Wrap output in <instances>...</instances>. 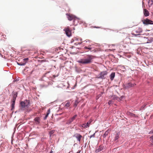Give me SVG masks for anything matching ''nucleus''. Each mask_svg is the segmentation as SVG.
I'll list each match as a JSON object with an SVG mask.
<instances>
[{
    "label": "nucleus",
    "mask_w": 153,
    "mask_h": 153,
    "mask_svg": "<svg viewBox=\"0 0 153 153\" xmlns=\"http://www.w3.org/2000/svg\"><path fill=\"white\" fill-rule=\"evenodd\" d=\"M74 45H78V42L75 43L74 44Z\"/></svg>",
    "instance_id": "nucleus-48"
},
{
    "label": "nucleus",
    "mask_w": 153,
    "mask_h": 153,
    "mask_svg": "<svg viewBox=\"0 0 153 153\" xmlns=\"http://www.w3.org/2000/svg\"><path fill=\"white\" fill-rule=\"evenodd\" d=\"M18 95V92H14L13 97V98L12 100H14L16 101V98L17 97Z\"/></svg>",
    "instance_id": "nucleus-19"
},
{
    "label": "nucleus",
    "mask_w": 153,
    "mask_h": 153,
    "mask_svg": "<svg viewBox=\"0 0 153 153\" xmlns=\"http://www.w3.org/2000/svg\"><path fill=\"white\" fill-rule=\"evenodd\" d=\"M97 131H96L92 135H91L90 136H89V137L90 138H91L92 137H95V133H97Z\"/></svg>",
    "instance_id": "nucleus-33"
},
{
    "label": "nucleus",
    "mask_w": 153,
    "mask_h": 153,
    "mask_svg": "<svg viewBox=\"0 0 153 153\" xmlns=\"http://www.w3.org/2000/svg\"><path fill=\"white\" fill-rule=\"evenodd\" d=\"M103 146H100L99 148L96 149L95 152L96 153H98L99 152L101 151L103 149Z\"/></svg>",
    "instance_id": "nucleus-17"
},
{
    "label": "nucleus",
    "mask_w": 153,
    "mask_h": 153,
    "mask_svg": "<svg viewBox=\"0 0 153 153\" xmlns=\"http://www.w3.org/2000/svg\"><path fill=\"white\" fill-rule=\"evenodd\" d=\"M150 138L151 139L153 140V134L152 135V136L150 137Z\"/></svg>",
    "instance_id": "nucleus-41"
},
{
    "label": "nucleus",
    "mask_w": 153,
    "mask_h": 153,
    "mask_svg": "<svg viewBox=\"0 0 153 153\" xmlns=\"http://www.w3.org/2000/svg\"><path fill=\"white\" fill-rule=\"evenodd\" d=\"M16 101L12 100L11 104V111H13L15 108V105Z\"/></svg>",
    "instance_id": "nucleus-12"
},
{
    "label": "nucleus",
    "mask_w": 153,
    "mask_h": 153,
    "mask_svg": "<svg viewBox=\"0 0 153 153\" xmlns=\"http://www.w3.org/2000/svg\"><path fill=\"white\" fill-rule=\"evenodd\" d=\"M110 78L111 81L113 80L115 76V73L114 72H112L110 75Z\"/></svg>",
    "instance_id": "nucleus-13"
},
{
    "label": "nucleus",
    "mask_w": 153,
    "mask_h": 153,
    "mask_svg": "<svg viewBox=\"0 0 153 153\" xmlns=\"http://www.w3.org/2000/svg\"><path fill=\"white\" fill-rule=\"evenodd\" d=\"M74 39H71V43H73L74 42Z\"/></svg>",
    "instance_id": "nucleus-38"
},
{
    "label": "nucleus",
    "mask_w": 153,
    "mask_h": 153,
    "mask_svg": "<svg viewBox=\"0 0 153 153\" xmlns=\"http://www.w3.org/2000/svg\"><path fill=\"white\" fill-rule=\"evenodd\" d=\"M108 74V72L106 71H103L100 72L99 75L100 76L97 77L98 79H104L105 77L104 76Z\"/></svg>",
    "instance_id": "nucleus-4"
},
{
    "label": "nucleus",
    "mask_w": 153,
    "mask_h": 153,
    "mask_svg": "<svg viewBox=\"0 0 153 153\" xmlns=\"http://www.w3.org/2000/svg\"><path fill=\"white\" fill-rule=\"evenodd\" d=\"M79 102V101L78 100H75L74 105V107H76L77 106Z\"/></svg>",
    "instance_id": "nucleus-25"
},
{
    "label": "nucleus",
    "mask_w": 153,
    "mask_h": 153,
    "mask_svg": "<svg viewBox=\"0 0 153 153\" xmlns=\"http://www.w3.org/2000/svg\"><path fill=\"white\" fill-rule=\"evenodd\" d=\"M136 85V83H132L131 82H128L125 84H123V87L125 89H127L134 87Z\"/></svg>",
    "instance_id": "nucleus-2"
},
{
    "label": "nucleus",
    "mask_w": 153,
    "mask_h": 153,
    "mask_svg": "<svg viewBox=\"0 0 153 153\" xmlns=\"http://www.w3.org/2000/svg\"><path fill=\"white\" fill-rule=\"evenodd\" d=\"M66 15L67 16V18L68 19L71 21L74 19V18H76L78 19H79V18L77 17L76 16L73 15H71L68 14V13H66Z\"/></svg>",
    "instance_id": "nucleus-5"
},
{
    "label": "nucleus",
    "mask_w": 153,
    "mask_h": 153,
    "mask_svg": "<svg viewBox=\"0 0 153 153\" xmlns=\"http://www.w3.org/2000/svg\"><path fill=\"white\" fill-rule=\"evenodd\" d=\"M40 61V62L41 63H42V62H44L43 60H41Z\"/></svg>",
    "instance_id": "nucleus-51"
},
{
    "label": "nucleus",
    "mask_w": 153,
    "mask_h": 153,
    "mask_svg": "<svg viewBox=\"0 0 153 153\" xmlns=\"http://www.w3.org/2000/svg\"><path fill=\"white\" fill-rule=\"evenodd\" d=\"M92 121V120L90 119L86 123L83 124L81 126L85 128H88Z\"/></svg>",
    "instance_id": "nucleus-6"
},
{
    "label": "nucleus",
    "mask_w": 153,
    "mask_h": 153,
    "mask_svg": "<svg viewBox=\"0 0 153 153\" xmlns=\"http://www.w3.org/2000/svg\"><path fill=\"white\" fill-rule=\"evenodd\" d=\"M109 132V130H108L105 131L104 134H103L102 137L103 138L105 137L108 135Z\"/></svg>",
    "instance_id": "nucleus-24"
},
{
    "label": "nucleus",
    "mask_w": 153,
    "mask_h": 153,
    "mask_svg": "<svg viewBox=\"0 0 153 153\" xmlns=\"http://www.w3.org/2000/svg\"><path fill=\"white\" fill-rule=\"evenodd\" d=\"M77 116V115L76 114H75L71 118L73 121L75 120Z\"/></svg>",
    "instance_id": "nucleus-34"
},
{
    "label": "nucleus",
    "mask_w": 153,
    "mask_h": 153,
    "mask_svg": "<svg viewBox=\"0 0 153 153\" xmlns=\"http://www.w3.org/2000/svg\"><path fill=\"white\" fill-rule=\"evenodd\" d=\"M19 111H16L15 112V113H17V112H18Z\"/></svg>",
    "instance_id": "nucleus-56"
},
{
    "label": "nucleus",
    "mask_w": 153,
    "mask_h": 153,
    "mask_svg": "<svg viewBox=\"0 0 153 153\" xmlns=\"http://www.w3.org/2000/svg\"><path fill=\"white\" fill-rule=\"evenodd\" d=\"M87 56L86 58H82L77 60V62L82 65L87 64L91 63L93 59L92 56L88 55Z\"/></svg>",
    "instance_id": "nucleus-1"
},
{
    "label": "nucleus",
    "mask_w": 153,
    "mask_h": 153,
    "mask_svg": "<svg viewBox=\"0 0 153 153\" xmlns=\"http://www.w3.org/2000/svg\"><path fill=\"white\" fill-rule=\"evenodd\" d=\"M84 48L86 49H88L89 50H91L92 48L91 47H88L87 46H85L84 47Z\"/></svg>",
    "instance_id": "nucleus-35"
},
{
    "label": "nucleus",
    "mask_w": 153,
    "mask_h": 153,
    "mask_svg": "<svg viewBox=\"0 0 153 153\" xmlns=\"http://www.w3.org/2000/svg\"><path fill=\"white\" fill-rule=\"evenodd\" d=\"M64 30L65 31V34L67 36L69 37L71 36L72 34L71 30L68 28H66L64 29Z\"/></svg>",
    "instance_id": "nucleus-7"
},
{
    "label": "nucleus",
    "mask_w": 153,
    "mask_h": 153,
    "mask_svg": "<svg viewBox=\"0 0 153 153\" xmlns=\"http://www.w3.org/2000/svg\"><path fill=\"white\" fill-rule=\"evenodd\" d=\"M81 49L80 48H76V49Z\"/></svg>",
    "instance_id": "nucleus-55"
},
{
    "label": "nucleus",
    "mask_w": 153,
    "mask_h": 153,
    "mask_svg": "<svg viewBox=\"0 0 153 153\" xmlns=\"http://www.w3.org/2000/svg\"><path fill=\"white\" fill-rule=\"evenodd\" d=\"M109 30H110V31H111V30H112V31H114V30H111V29H109Z\"/></svg>",
    "instance_id": "nucleus-58"
},
{
    "label": "nucleus",
    "mask_w": 153,
    "mask_h": 153,
    "mask_svg": "<svg viewBox=\"0 0 153 153\" xmlns=\"http://www.w3.org/2000/svg\"><path fill=\"white\" fill-rule=\"evenodd\" d=\"M71 54L72 53V54H76V53H75V52H73L72 53H71Z\"/></svg>",
    "instance_id": "nucleus-53"
},
{
    "label": "nucleus",
    "mask_w": 153,
    "mask_h": 153,
    "mask_svg": "<svg viewBox=\"0 0 153 153\" xmlns=\"http://www.w3.org/2000/svg\"><path fill=\"white\" fill-rule=\"evenodd\" d=\"M143 30L142 28L140 27H139L137 30H136L135 32L137 33H140L142 32Z\"/></svg>",
    "instance_id": "nucleus-27"
},
{
    "label": "nucleus",
    "mask_w": 153,
    "mask_h": 153,
    "mask_svg": "<svg viewBox=\"0 0 153 153\" xmlns=\"http://www.w3.org/2000/svg\"><path fill=\"white\" fill-rule=\"evenodd\" d=\"M54 77H55V76L54 75Z\"/></svg>",
    "instance_id": "nucleus-62"
},
{
    "label": "nucleus",
    "mask_w": 153,
    "mask_h": 153,
    "mask_svg": "<svg viewBox=\"0 0 153 153\" xmlns=\"http://www.w3.org/2000/svg\"><path fill=\"white\" fill-rule=\"evenodd\" d=\"M33 70L31 72V74H32V73H33Z\"/></svg>",
    "instance_id": "nucleus-57"
},
{
    "label": "nucleus",
    "mask_w": 153,
    "mask_h": 153,
    "mask_svg": "<svg viewBox=\"0 0 153 153\" xmlns=\"http://www.w3.org/2000/svg\"><path fill=\"white\" fill-rule=\"evenodd\" d=\"M145 38H146L147 39L148 42H146V43H151L153 41V38H147L145 37Z\"/></svg>",
    "instance_id": "nucleus-21"
},
{
    "label": "nucleus",
    "mask_w": 153,
    "mask_h": 153,
    "mask_svg": "<svg viewBox=\"0 0 153 153\" xmlns=\"http://www.w3.org/2000/svg\"><path fill=\"white\" fill-rule=\"evenodd\" d=\"M18 65L20 66H24L25 65V63H23V62H17Z\"/></svg>",
    "instance_id": "nucleus-29"
},
{
    "label": "nucleus",
    "mask_w": 153,
    "mask_h": 153,
    "mask_svg": "<svg viewBox=\"0 0 153 153\" xmlns=\"http://www.w3.org/2000/svg\"><path fill=\"white\" fill-rule=\"evenodd\" d=\"M152 143H153V141H152Z\"/></svg>",
    "instance_id": "nucleus-61"
},
{
    "label": "nucleus",
    "mask_w": 153,
    "mask_h": 153,
    "mask_svg": "<svg viewBox=\"0 0 153 153\" xmlns=\"http://www.w3.org/2000/svg\"><path fill=\"white\" fill-rule=\"evenodd\" d=\"M111 97L113 100H116L118 101H120L121 100V99L119 97H118L116 96L115 95H113L111 96Z\"/></svg>",
    "instance_id": "nucleus-15"
},
{
    "label": "nucleus",
    "mask_w": 153,
    "mask_h": 153,
    "mask_svg": "<svg viewBox=\"0 0 153 153\" xmlns=\"http://www.w3.org/2000/svg\"><path fill=\"white\" fill-rule=\"evenodd\" d=\"M80 150H78V151L76 152V153H80Z\"/></svg>",
    "instance_id": "nucleus-49"
},
{
    "label": "nucleus",
    "mask_w": 153,
    "mask_h": 153,
    "mask_svg": "<svg viewBox=\"0 0 153 153\" xmlns=\"http://www.w3.org/2000/svg\"><path fill=\"white\" fill-rule=\"evenodd\" d=\"M146 105V104H144L142 105L141 107L140 108V110L141 111L145 110Z\"/></svg>",
    "instance_id": "nucleus-28"
},
{
    "label": "nucleus",
    "mask_w": 153,
    "mask_h": 153,
    "mask_svg": "<svg viewBox=\"0 0 153 153\" xmlns=\"http://www.w3.org/2000/svg\"><path fill=\"white\" fill-rule=\"evenodd\" d=\"M85 41H86V42H90V40H85Z\"/></svg>",
    "instance_id": "nucleus-42"
},
{
    "label": "nucleus",
    "mask_w": 153,
    "mask_h": 153,
    "mask_svg": "<svg viewBox=\"0 0 153 153\" xmlns=\"http://www.w3.org/2000/svg\"><path fill=\"white\" fill-rule=\"evenodd\" d=\"M123 98V96H122L120 97V99H122Z\"/></svg>",
    "instance_id": "nucleus-54"
},
{
    "label": "nucleus",
    "mask_w": 153,
    "mask_h": 153,
    "mask_svg": "<svg viewBox=\"0 0 153 153\" xmlns=\"http://www.w3.org/2000/svg\"><path fill=\"white\" fill-rule=\"evenodd\" d=\"M34 121L36 125L39 124L40 123V119L39 117H36L34 119Z\"/></svg>",
    "instance_id": "nucleus-11"
},
{
    "label": "nucleus",
    "mask_w": 153,
    "mask_h": 153,
    "mask_svg": "<svg viewBox=\"0 0 153 153\" xmlns=\"http://www.w3.org/2000/svg\"><path fill=\"white\" fill-rule=\"evenodd\" d=\"M150 1V0H149L148 2V3H149ZM151 1L152 2V3L151 4L152 5L153 3V1L152 0H151Z\"/></svg>",
    "instance_id": "nucleus-44"
},
{
    "label": "nucleus",
    "mask_w": 153,
    "mask_h": 153,
    "mask_svg": "<svg viewBox=\"0 0 153 153\" xmlns=\"http://www.w3.org/2000/svg\"><path fill=\"white\" fill-rule=\"evenodd\" d=\"M74 137H76L77 139V140L80 142L81 140V139L82 138V136L79 133H76L73 136Z\"/></svg>",
    "instance_id": "nucleus-8"
},
{
    "label": "nucleus",
    "mask_w": 153,
    "mask_h": 153,
    "mask_svg": "<svg viewBox=\"0 0 153 153\" xmlns=\"http://www.w3.org/2000/svg\"><path fill=\"white\" fill-rule=\"evenodd\" d=\"M53 153V151L52 150H51L49 153Z\"/></svg>",
    "instance_id": "nucleus-52"
},
{
    "label": "nucleus",
    "mask_w": 153,
    "mask_h": 153,
    "mask_svg": "<svg viewBox=\"0 0 153 153\" xmlns=\"http://www.w3.org/2000/svg\"><path fill=\"white\" fill-rule=\"evenodd\" d=\"M78 22V19L74 18L73 19V24L74 25L76 26L77 25V24Z\"/></svg>",
    "instance_id": "nucleus-18"
},
{
    "label": "nucleus",
    "mask_w": 153,
    "mask_h": 153,
    "mask_svg": "<svg viewBox=\"0 0 153 153\" xmlns=\"http://www.w3.org/2000/svg\"><path fill=\"white\" fill-rule=\"evenodd\" d=\"M140 35V34H134V35H135L136 36H138V35Z\"/></svg>",
    "instance_id": "nucleus-50"
},
{
    "label": "nucleus",
    "mask_w": 153,
    "mask_h": 153,
    "mask_svg": "<svg viewBox=\"0 0 153 153\" xmlns=\"http://www.w3.org/2000/svg\"><path fill=\"white\" fill-rule=\"evenodd\" d=\"M152 15H153V13H152Z\"/></svg>",
    "instance_id": "nucleus-63"
},
{
    "label": "nucleus",
    "mask_w": 153,
    "mask_h": 153,
    "mask_svg": "<svg viewBox=\"0 0 153 153\" xmlns=\"http://www.w3.org/2000/svg\"><path fill=\"white\" fill-rule=\"evenodd\" d=\"M74 39H74L76 41H78V38H75Z\"/></svg>",
    "instance_id": "nucleus-43"
},
{
    "label": "nucleus",
    "mask_w": 153,
    "mask_h": 153,
    "mask_svg": "<svg viewBox=\"0 0 153 153\" xmlns=\"http://www.w3.org/2000/svg\"><path fill=\"white\" fill-rule=\"evenodd\" d=\"M112 100H110L108 102V104L109 105H110L112 103Z\"/></svg>",
    "instance_id": "nucleus-36"
},
{
    "label": "nucleus",
    "mask_w": 153,
    "mask_h": 153,
    "mask_svg": "<svg viewBox=\"0 0 153 153\" xmlns=\"http://www.w3.org/2000/svg\"><path fill=\"white\" fill-rule=\"evenodd\" d=\"M18 80H19L18 79H16V80H14L13 81V82H16V81H18Z\"/></svg>",
    "instance_id": "nucleus-45"
},
{
    "label": "nucleus",
    "mask_w": 153,
    "mask_h": 153,
    "mask_svg": "<svg viewBox=\"0 0 153 153\" xmlns=\"http://www.w3.org/2000/svg\"><path fill=\"white\" fill-rule=\"evenodd\" d=\"M94 27L95 28H100L101 27H98V26H94Z\"/></svg>",
    "instance_id": "nucleus-40"
},
{
    "label": "nucleus",
    "mask_w": 153,
    "mask_h": 153,
    "mask_svg": "<svg viewBox=\"0 0 153 153\" xmlns=\"http://www.w3.org/2000/svg\"><path fill=\"white\" fill-rule=\"evenodd\" d=\"M79 22L78 23H79V24H83V25H84L85 24V22L82 20H81L79 19H78Z\"/></svg>",
    "instance_id": "nucleus-30"
},
{
    "label": "nucleus",
    "mask_w": 153,
    "mask_h": 153,
    "mask_svg": "<svg viewBox=\"0 0 153 153\" xmlns=\"http://www.w3.org/2000/svg\"><path fill=\"white\" fill-rule=\"evenodd\" d=\"M29 58H24L23 59V63H25V64L28 61Z\"/></svg>",
    "instance_id": "nucleus-31"
},
{
    "label": "nucleus",
    "mask_w": 153,
    "mask_h": 153,
    "mask_svg": "<svg viewBox=\"0 0 153 153\" xmlns=\"http://www.w3.org/2000/svg\"><path fill=\"white\" fill-rule=\"evenodd\" d=\"M67 102L65 105V106L68 107L70 106V102L69 101H67Z\"/></svg>",
    "instance_id": "nucleus-32"
},
{
    "label": "nucleus",
    "mask_w": 153,
    "mask_h": 153,
    "mask_svg": "<svg viewBox=\"0 0 153 153\" xmlns=\"http://www.w3.org/2000/svg\"><path fill=\"white\" fill-rule=\"evenodd\" d=\"M75 47L74 46H71V47H70L71 48H75Z\"/></svg>",
    "instance_id": "nucleus-46"
},
{
    "label": "nucleus",
    "mask_w": 153,
    "mask_h": 153,
    "mask_svg": "<svg viewBox=\"0 0 153 153\" xmlns=\"http://www.w3.org/2000/svg\"><path fill=\"white\" fill-rule=\"evenodd\" d=\"M73 121L71 118L68 120L66 122V124L68 125L70 124Z\"/></svg>",
    "instance_id": "nucleus-26"
},
{
    "label": "nucleus",
    "mask_w": 153,
    "mask_h": 153,
    "mask_svg": "<svg viewBox=\"0 0 153 153\" xmlns=\"http://www.w3.org/2000/svg\"><path fill=\"white\" fill-rule=\"evenodd\" d=\"M153 134V130L151 131L149 133V134Z\"/></svg>",
    "instance_id": "nucleus-37"
},
{
    "label": "nucleus",
    "mask_w": 153,
    "mask_h": 153,
    "mask_svg": "<svg viewBox=\"0 0 153 153\" xmlns=\"http://www.w3.org/2000/svg\"><path fill=\"white\" fill-rule=\"evenodd\" d=\"M82 42H78V45H81L82 44Z\"/></svg>",
    "instance_id": "nucleus-47"
},
{
    "label": "nucleus",
    "mask_w": 153,
    "mask_h": 153,
    "mask_svg": "<svg viewBox=\"0 0 153 153\" xmlns=\"http://www.w3.org/2000/svg\"><path fill=\"white\" fill-rule=\"evenodd\" d=\"M20 106L22 109L24 108L25 107H27L26 103L24 101H22L20 102Z\"/></svg>",
    "instance_id": "nucleus-10"
},
{
    "label": "nucleus",
    "mask_w": 153,
    "mask_h": 153,
    "mask_svg": "<svg viewBox=\"0 0 153 153\" xmlns=\"http://www.w3.org/2000/svg\"><path fill=\"white\" fill-rule=\"evenodd\" d=\"M85 146H86V143H85Z\"/></svg>",
    "instance_id": "nucleus-60"
},
{
    "label": "nucleus",
    "mask_w": 153,
    "mask_h": 153,
    "mask_svg": "<svg viewBox=\"0 0 153 153\" xmlns=\"http://www.w3.org/2000/svg\"><path fill=\"white\" fill-rule=\"evenodd\" d=\"M82 39H80V41H82Z\"/></svg>",
    "instance_id": "nucleus-59"
},
{
    "label": "nucleus",
    "mask_w": 153,
    "mask_h": 153,
    "mask_svg": "<svg viewBox=\"0 0 153 153\" xmlns=\"http://www.w3.org/2000/svg\"><path fill=\"white\" fill-rule=\"evenodd\" d=\"M50 109H48V110H47V111L46 113V115H45V116L43 118L44 120H45L47 119V118L48 117L49 114H50Z\"/></svg>",
    "instance_id": "nucleus-16"
},
{
    "label": "nucleus",
    "mask_w": 153,
    "mask_h": 153,
    "mask_svg": "<svg viewBox=\"0 0 153 153\" xmlns=\"http://www.w3.org/2000/svg\"><path fill=\"white\" fill-rule=\"evenodd\" d=\"M120 133L119 132H117L115 135V137L114 138V140L116 141L117 140L119 137Z\"/></svg>",
    "instance_id": "nucleus-22"
},
{
    "label": "nucleus",
    "mask_w": 153,
    "mask_h": 153,
    "mask_svg": "<svg viewBox=\"0 0 153 153\" xmlns=\"http://www.w3.org/2000/svg\"><path fill=\"white\" fill-rule=\"evenodd\" d=\"M142 22L145 25H153V21L148 18L142 20Z\"/></svg>",
    "instance_id": "nucleus-3"
},
{
    "label": "nucleus",
    "mask_w": 153,
    "mask_h": 153,
    "mask_svg": "<svg viewBox=\"0 0 153 153\" xmlns=\"http://www.w3.org/2000/svg\"><path fill=\"white\" fill-rule=\"evenodd\" d=\"M49 72H48L46 73H45L44 75L42 77V80H43L46 82H49V79L48 77H46L45 75L48 73H49Z\"/></svg>",
    "instance_id": "nucleus-9"
},
{
    "label": "nucleus",
    "mask_w": 153,
    "mask_h": 153,
    "mask_svg": "<svg viewBox=\"0 0 153 153\" xmlns=\"http://www.w3.org/2000/svg\"><path fill=\"white\" fill-rule=\"evenodd\" d=\"M55 131L54 130H52L49 133V139H51V136L52 135H53L54 133L55 132Z\"/></svg>",
    "instance_id": "nucleus-20"
},
{
    "label": "nucleus",
    "mask_w": 153,
    "mask_h": 153,
    "mask_svg": "<svg viewBox=\"0 0 153 153\" xmlns=\"http://www.w3.org/2000/svg\"><path fill=\"white\" fill-rule=\"evenodd\" d=\"M40 86L42 88H43L44 87H45V85H40Z\"/></svg>",
    "instance_id": "nucleus-39"
},
{
    "label": "nucleus",
    "mask_w": 153,
    "mask_h": 153,
    "mask_svg": "<svg viewBox=\"0 0 153 153\" xmlns=\"http://www.w3.org/2000/svg\"><path fill=\"white\" fill-rule=\"evenodd\" d=\"M143 13L145 17H147L149 16V12L146 9H143Z\"/></svg>",
    "instance_id": "nucleus-14"
},
{
    "label": "nucleus",
    "mask_w": 153,
    "mask_h": 153,
    "mask_svg": "<svg viewBox=\"0 0 153 153\" xmlns=\"http://www.w3.org/2000/svg\"><path fill=\"white\" fill-rule=\"evenodd\" d=\"M26 103V104L27 106V107H28L30 105V101L29 100L26 99L25 100Z\"/></svg>",
    "instance_id": "nucleus-23"
}]
</instances>
